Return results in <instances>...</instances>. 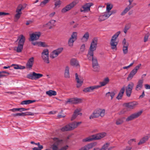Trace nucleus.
I'll return each mask as SVG.
<instances>
[{"label": "nucleus", "instance_id": "f257e3e1", "mask_svg": "<svg viewBox=\"0 0 150 150\" xmlns=\"http://www.w3.org/2000/svg\"><path fill=\"white\" fill-rule=\"evenodd\" d=\"M97 42L98 39L96 38H93L91 43L87 55L88 59L90 60H92V67L93 70L95 71H98L99 70V66L97 59L96 57L93 56L94 51L96 49Z\"/></svg>", "mask_w": 150, "mask_h": 150}, {"label": "nucleus", "instance_id": "f03ea898", "mask_svg": "<svg viewBox=\"0 0 150 150\" xmlns=\"http://www.w3.org/2000/svg\"><path fill=\"white\" fill-rule=\"evenodd\" d=\"M106 135L105 133L103 132L92 135L83 139V142H91L94 140H99L104 137Z\"/></svg>", "mask_w": 150, "mask_h": 150}, {"label": "nucleus", "instance_id": "7ed1b4c3", "mask_svg": "<svg viewBox=\"0 0 150 150\" xmlns=\"http://www.w3.org/2000/svg\"><path fill=\"white\" fill-rule=\"evenodd\" d=\"M120 33V31L117 32L112 37L110 42V45L111 46V49L113 50L116 51L117 50V45L118 42L116 41V40Z\"/></svg>", "mask_w": 150, "mask_h": 150}, {"label": "nucleus", "instance_id": "20e7f679", "mask_svg": "<svg viewBox=\"0 0 150 150\" xmlns=\"http://www.w3.org/2000/svg\"><path fill=\"white\" fill-rule=\"evenodd\" d=\"M105 113V110L104 109H97L94 111L92 114L90 116L89 118L90 119H93L98 117L99 116L103 117L104 116Z\"/></svg>", "mask_w": 150, "mask_h": 150}, {"label": "nucleus", "instance_id": "39448f33", "mask_svg": "<svg viewBox=\"0 0 150 150\" xmlns=\"http://www.w3.org/2000/svg\"><path fill=\"white\" fill-rule=\"evenodd\" d=\"M79 3L78 0H75L62 9L61 12L64 13L71 10Z\"/></svg>", "mask_w": 150, "mask_h": 150}, {"label": "nucleus", "instance_id": "423d86ee", "mask_svg": "<svg viewBox=\"0 0 150 150\" xmlns=\"http://www.w3.org/2000/svg\"><path fill=\"white\" fill-rule=\"evenodd\" d=\"M53 144L52 145V150H57L58 148V146L62 143L63 140L58 138H53Z\"/></svg>", "mask_w": 150, "mask_h": 150}, {"label": "nucleus", "instance_id": "0eeeda50", "mask_svg": "<svg viewBox=\"0 0 150 150\" xmlns=\"http://www.w3.org/2000/svg\"><path fill=\"white\" fill-rule=\"evenodd\" d=\"M77 33L76 32H73L72 33L71 37L68 41V45L69 47H72L73 45L74 42L77 39Z\"/></svg>", "mask_w": 150, "mask_h": 150}, {"label": "nucleus", "instance_id": "6e6552de", "mask_svg": "<svg viewBox=\"0 0 150 150\" xmlns=\"http://www.w3.org/2000/svg\"><path fill=\"white\" fill-rule=\"evenodd\" d=\"M42 76L43 75L42 74L36 73L35 72H33L27 75V78L32 80H36Z\"/></svg>", "mask_w": 150, "mask_h": 150}, {"label": "nucleus", "instance_id": "1a4fd4ad", "mask_svg": "<svg viewBox=\"0 0 150 150\" xmlns=\"http://www.w3.org/2000/svg\"><path fill=\"white\" fill-rule=\"evenodd\" d=\"M49 50L48 49L44 50L41 53L42 57L44 62L47 63L50 62L49 59Z\"/></svg>", "mask_w": 150, "mask_h": 150}, {"label": "nucleus", "instance_id": "9d476101", "mask_svg": "<svg viewBox=\"0 0 150 150\" xmlns=\"http://www.w3.org/2000/svg\"><path fill=\"white\" fill-rule=\"evenodd\" d=\"M142 112V111H140L131 114L126 118V121L129 122L138 117L141 115Z\"/></svg>", "mask_w": 150, "mask_h": 150}, {"label": "nucleus", "instance_id": "9b49d317", "mask_svg": "<svg viewBox=\"0 0 150 150\" xmlns=\"http://www.w3.org/2000/svg\"><path fill=\"white\" fill-rule=\"evenodd\" d=\"M93 5V3L91 2L86 3L83 5L80 11L84 12H88L90 11L91 7Z\"/></svg>", "mask_w": 150, "mask_h": 150}, {"label": "nucleus", "instance_id": "f8f14e48", "mask_svg": "<svg viewBox=\"0 0 150 150\" xmlns=\"http://www.w3.org/2000/svg\"><path fill=\"white\" fill-rule=\"evenodd\" d=\"M81 99L77 98H73L70 99H69L67 100L66 101L65 104L68 103L76 104L81 103Z\"/></svg>", "mask_w": 150, "mask_h": 150}, {"label": "nucleus", "instance_id": "ddd939ff", "mask_svg": "<svg viewBox=\"0 0 150 150\" xmlns=\"http://www.w3.org/2000/svg\"><path fill=\"white\" fill-rule=\"evenodd\" d=\"M99 88V86L98 85L91 86L84 88L83 89V91L85 93L91 92Z\"/></svg>", "mask_w": 150, "mask_h": 150}, {"label": "nucleus", "instance_id": "4468645a", "mask_svg": "<svg viewBox=\"0 0 150 150\" xmlns=\"http://www.w3.org/2000/svg\"><path fill=\"white\" fill-rule=\"evenodd\" d=\"M137 104L138 103L137 102L133 101L128 103H125L123 105L127 108L132 109L134 108Z\"/></svg>", "mask_w": 150, "mask_h": 150}, {"label": "nucleus", "instance_id": "2eb2a0df", "mask_svg": "<svg viewBox=\"0 0 150 150\" xmlns=\"http://www.w3.org/2000/svg\"><path fill=\"white\" fill-rule=\"evenodd\" d=\"M41 33L40 32H35L30 35V40L33 41L38 40L40 36Z\"/></svg>", "mask_w": 150, "mask_h": 150}, {"label": "nucleus", "instance_id": "dca6fc26", "mask_svg": "<svg viewBox=\"0 0 150 150\" xmlns=\"http://www.w3.org/2000/svg\"><path fill=\"white\" fill-rule=\"evenodd\" d=\"M96 142L91 143L85 146L80 149L79 150H89L96 145Z\"/></svg>", "mask_w": 150, "mask_h": 150}, {"label": "nucleus", "instance_id": "f3484780", "mask_svg": "<svg viewBox=\"0 0 150 150\" xmlns=\"http://www.w3.org/2000/svg\"><path fill=\"white\" fill-rule=\"evenodd\" d=\"M34 62V58L32 57L28 60L26 64V67L27 69H31Z\"/></svg>", "mask_w": 150, "mask_h": 150}, {"label": "nucleus", "instance_id": "a211bd4d", "mask_svg": "<svg viewBox=\"0 0 150 150\" xmlns=\"http://www.w3.org/2000/svg\"><path fill=\"white\" fill-rule=\"evenodd\" d=\"M143 79H140L138 81L135 88V90L136 91H138L141 90L143 87Z\"/></svg>", "mask_w": 150, "mask_h": 150}, {"label": "nucleus", "instance_id": "6ab92c4d", "mask_svg": "<svg viewBox=\"0 0 150 150\" xmlns=\"http://www.w3.org/2000/svg\"><path fill=\"white\" fill-rule=\"evenodd\" d=\"M80 110L78 109H76L74 111L73 115L71 118V120H74L78 115H81L82 113H80Z\"/></svg>", "mask_w": 150, "mask_h": 150}, {"label": "nucleus", "instance_id": "aec40b11", "mask_svg": "<svg viewBox=\"0 0 150 150\" xmlns=\"http://www.w3.org/2000/svg\"><path fill=\"white\" fill-rule=\"evenodd\" d=\"M125 91V87L123 86L122 88L120 89L119 92L118 93V94L116 97V98L118 100H120L122 99L123 96V94Z\"/></svg>", "mask_w": 150, "mask_h": 150}, {"label": "nucleus", "instance_id": "412c9836", "mask_svg": "<svg viewBox=\"0 0 150 150\" xmlns=\"http://www.w3.org/2000/svg\"><path fill=\"white\" fill-rule=\"evenodd\" d=\"M75 77L77 83L76 87L77 88H79L82 85V83H83V79H79L78 77V74L77 73L75 74Z\"/></svg>", "mask_w": 150, "mask_h": 150}, {"label": "nucleus", "instance_id": "4be33fe9", "mask_svg": "<svg viewBox=\"0 0 150 150\" xmlns=\"http://www.w3.org/2000/svg\"><path fill=\"white\" fill-rule=\"evenodd\" d=\"M18 40H19L18 44L23 45L25 40V38L23 35H21L18 37Z\"/></svg>", "mask_w": 150, "mask_h": 150}, {"label": "nucleus", "instance_id": "5701e85b", "mask_svg": "<svg viewBox=\"0 0 150 150\" xmlns=\"http://www.w3.org/2000/svg\"><path fill=\"white\" fill-rule=\"evenodd\" d=\"M89 37V34L88 32H86L81 38V40L83 42H86L88 41Z\"/></svg>", "mask_w": 150, "mask_h": 150}, {"label": "nucleus", "instance_id": "b1692460", "mask_svg": "<svg viewBox=\"0 0 150 150\" xmlns=\"http://www.w3.org/2000/svg\"><path fill=\"white\" fill-rule=\"evenodd\" d=\"M70 63L71 65L75 66H79L78 61L75 59H72L71 60Z\"/></svg>", "mask_w": 150, "mask_h": 150}, {"label": "nucleus", "instance_id": "393cba45", "mask_svg": "<svg viewBox=\"0 0 150 150\" xmlns=\"http://www.w3.org/2000/svg\"><path fill=\"white\" fill-rule=\"evenodd\" d=\"M46 93L47 95H48L49 96H55L57 95V93L56 91L52 90H49L47 91Z\"/></svg>", "mask_w": 150, "mask_h": 150}, {"label": "nucleus", "instance_id": "a878e982", "mask_svg": "<svg viewBox=\"0 0 150 150\" xmlns=\"http://www.w3.org/2000/svg\"><path fill=\"white\" fill-rule=\"evenodd\" d=\"M141 64L136 66L131 72L130 73L133 75L134 76L137 73L138 70L141 66Z\"/></svg>", "mask_w": 150, "mask_h": 150}, {"label": "nucleus", "instance_id": "bb28decb", "mask_svg": "<svg viewBox=\"0 0 150 150\" xmlns=\"http://www.w3.org/2000/svg\"><path fill=\"white\" fill-rule=\"evenodd\" d=\"M149 139V137L147 136L144 137L140 139L139 142L138 143V145H140L144 143Z\"/></svg>", "mask_w": 150, "mask_h": 150}, {"label": "nucleus", "instance_id": "cd10ccee", "mask_svg": "<svg viewBox=\"0 0 150 150\" xmlns=\"http://www.w3.org/2000/svg\"><path fill=\"white\" fill-rule=\"evenodd\" d=\"M115 93L112 91L111 92H108L106 94L105 96L108 98H109L110 96L111 97V99L112 100L114 96Z\"/></svg>", "mask_w": 150, "mask_h": 150}, {"label": "nucleus", "instance_id": "c85d7f7f", "mask_svg": "<svg viewBox=\"0 0 150 150\" xmlns=\"http://www.w3.org/2000/svg\"><path fill=\"white\" fill-rule=\"evenodd\" d=\"M36 101L35 100H25L21 102V105H28L32 103L35 102Z\"/></svg>", "mask_w": 150, "mask_h": 150}, {"label": "nucleus", "instance_id": "c756f323", "mask_svg": "<svg viewBox=\"0 0 150 150\" xmlns=\"http://www.w3.org/2000/svg\"><path fill=\"white\" fill-rule=\"evenodd\" d=\"M64 77L67 78H69V68L68 66H66V67L64 72Z\"/></svg>", "mask_w": 150, "mask_h": 150}, {"label": "nucleus", "instance_id": "7c9ffc66", "mask_svg": "<svg viewBox=\"0 0 150 150\" xmlns=\"http://www.w3.org/2000/svg\"><path fill=\"white\" fill-rule=\"evenodd\" d=\"M109 81V79L108 78H105L104 81L100 83V85H98L99 86V88L102 86L106 85Z\"/></svg>", "mask_w": 150, "mask_h": 150}, {"label": "nucleus", "instance_id": "2f4dec72", "mask_svg": "<svg viewBox=\"0 0 150 150\" xmlns=\"http://www.w3.org/2000/svg\"><path fill=\"white\" fill-rule=\"evenodd\" d=\"M61 130L62 132L71 130L69 124L63 127L61 129Z\"/></svg>", "mask_w": 150, "mask_h": 150}, {"label": "nucleus", "instance_id": "473e14b6", "mask_svg": "<svg viewBox=\"0 0 150 150\" xmlns=\"http://www.w3.org/2000/svg\"><path fill=\"white\" fill-rule=\"evenodd\" d=\"M36 145H38V147H35L33 148V150H41L42 149L43 147V146L42 145H41L39 142H38V143H36Z\"/></svg>", "mask_w": 150, "mask_h": 150}, {"label": "nucleus", "instance_id": "72a5a7b5", "mask_svg": "<svg viewBox=\"0 0 150 150\" xmlns=\"http://www.w3.org/2000/svg\"><path fill=\"white\" fill-rule=\"evenodd\" d=\"M36 145H38V147H35L33 148V150H41L42 149L43 147V146L42 145H41L39 142H38V143H36Z\"/></svg>", "mask_w": 150, "mask_h": 150}, {"label": "nucleus", "instance_id": "f704fd0d", "mask_svg": "<svg viewBox=\"0 0 150 150\" xmlns=\"http://www.w3.org/2000/svg\"><path fill=\"white\" fill-rule=\"evenodd\" d=\"M58 55L59 54H58L56 51L54 50L52 52L51 54H50V57L52 59H53L57 57Z\"/></svg>", "mask_w": 150, "mask_h": 150}, {"label": "nucleus", "instance_id": "c9c22d12", "mask_svg": "<svg viewBox=\"0 0 150 150\" xmlns=\"http://www.w3.org/2000/svg\"><path fill=\"white\" fill-rule=\"evenodd\" d=\"M12 66H14L15 67L14 68L15 69H24L25 68V67L24 66L19 65L18 64H13Z\"/></svg>", "mask_w": 150, "mask_h": 150}, {"label": "nucleus", "instance_id": "e433bc0d", "mask_svg": "<svg viewBox=\"0 0 150 150\" xmlns=\"http://www.w3.org/2000/svg\"><path fill=\"white\" fill-rule=\"evenodd\" d=\"M25 110V108H14L12 109H10V110L11 111L13 112H16V111H24Z\"/></svg>", "mask_w": 150, "mask_h": 150}, {"label": "nucleus", "instance_id": "4c0bfd02", "mask_svg": "<svg viewBox=\"0 0 150 150\" xmlns=\"http://www.w3.org/2000/svg\"><path fill=\"white\" fill-rule=\"evenodd\" d=\"M130 7V6H127L126 8L121 13V15L122 16L125 15L131 8V7Z\"/></svg>", "mask_w": 150, "mask_h": 150}, {"label": "nucleus", "instance_id": "58836bf2", "mask_svg": "<svg viewBox=\"0 0 150 150\" xmlns=\"http://www.w3.org/2000/svg\"><path fill=\"white\" fill-rule=\"evenodd\" d=\"M124 118H125V117H123L121 118L118 119L116 120V124L117 125L122 124L124 122L123 119Z\"/></svg>", "mask_w": 150, "mask_h": 150}, {"label": "nucleus", "instance_id": "ea45409f", "mask_svg": "<svg viewBox=\"0 0 150 150\" xmlns=\"http://www.w3.org/2000/svg\"><path fill=\"white\" fill-rule=\"evenodd\" d=\"M54 1L55 2V7H59L61 4V0H54Z\"/></svg>", "mask_w": 150, "mask_h": 150}, {"label": "nucleus", "instance_id": "a19ab883", "mask_svg": "<svg viewBox=\"0 0 150 150\" xmlns=\"http://www.w3.org/2000/svg\"><path fill=\"white\" fill-rule=\"evenodd\" d=\"M50 1V0H44L40 3L39 6L41 7H43L47 4Z\"/></svg>", "mask_w": 150, "mask_h": 150}, {"label": "nucleus", "instance_id": "79ce46f5", "mask_svg": "<svg viewBox=\"0 0 150 150\" xmlns=\"http://www.w3.org/2000/svg\"><path fill=\"white\" fill-rule=\"evenodd\" d=\"M23 45H22L18 44V46L17 47L16 51L18 52H20L22 51L23 48Z\"/></svg>", "mask_w": 150, "mask_h": 150}, {"label": "nucleus", "instance_id": "37998d69", "mask_svg": "<svg viewBox=\"0 0 150 150\" xmlns=\"http://www.w3.org/2000/svg\"><path fill=\"white\" fill-rule=\"evenodd\" d=\"M134 85V84L132 82H130L127 85V87L126 88L129 90H132L133 88Z\"/></svg>", "mask_w": 150, "mask_h": 150}, {"label": "nucleus", "instance_id": "c03bdc74", "mask_svg": "<svg viewBox=\"0 0 150 150\" xmlns=\"http://www.w3.org/2000/svg\"><path fill=\"white\" fill-rule=\"evenodd\" d=\"M130 27L131 25L129 23L125 25L124 30V32L125 33H126L127 31L130 28Z\"/></svg>", "mask_w": 150, "mask_h": 150}, {"label": "nucleus", "instance_id": "a18cd8bd", "mask_svg": "<svg viewBox=\"0 0 150 150\" xmlns=\"http://www.w3.org/2000/svg\"><path fill=\"white\" fill-rule=\"evenodd\" d=\"M71 130L74 129L76 128V122H74L69 124Z\"/></svg>", "mask_w": 150, "mask_h": 150}, {"label": "nucleus", "instance_id": "49530a36", "mask_svg": "<svg viewBox=\"0 0 150 150\" xmlns=\"http://www.w3.org/2000/svg\"><path fill=\"white\" fill-rule=\"evenodd\" d=\"M125 92L127 96L129 97L130 96L131 93H132V90L126 88L125 90Z\"/></svg>", "mask_w": 150, "mask_h": 150}, {"label": "nucleus", "instance_id": "de8ad7c7", "mask_svg": "<svg viewBox=\"0 0 150 150\" xmlns=\"http://www.w3.org/2000/svg\"><path fill=\"white\" fill-rule=\"evenodd\" d=\"M106 19H107L106 18L104 15H103L100 16L98 18V21L100 22H101L102 21H104Z\"/></svg>", "mask_w": 150, "mask_h": 150}, {"label": "nucleus", "instance_id": "09e8293b", "mask_svg": "<svg viewBox=\"0 0 150 150\" xmlns=\"http://www.w3.org/2000/svg\"><path fill=\"white\" fill-rule=\"evenodd\" d=\"M21 14L20 13H17L15 15V22H17L19 18L20 17L21 15Z\"/></svg>", "mask_w": 150, "mask_h": 150}, {"label": "nucleus", "instance_id": "8fccbe9b", "mask_svg": "<svg viewBox=\"0 0 150 150\" xmlns=\"http://www.w3.org/2000/svg\"><path fill=\"white\" fill-rule=\"evenodd\" d=\"M112 14V13L110 11H107L104 14L106 19H107Z\"/></svg>", "mask_w": 150, "mask_h": 150}, {"label": "nucleus", "instance_id": "3c124183", "mask_svg": "<svg viewBox=\"0 0 150 150\" xmlns=\"http://www.w3.org/2000/svg\"><path fill=\"white\" fill-rule=\"evenodd\" d=\"M128 46H123L122 50L124 54H126L128 52Z\"/></svg>", "mask_w": 150, "mask_h": 150}, {"label": "nucleus", "instance_id": "603ef678", "mask_svg": "<svg viewBox=\"0 0 150 150\" xmlns=\"http://www.w3.org/2000/svg\"><path fill=\"white\" fill-rule=\"evenodd\" d=\"M13 116L15 117L17 116H24V112H21V113H18L16 114H14L13 115Z\"/></svg>", "mask_w": 150, "mask_h": 150}, {"label": "nucleus", "instance_id": "864d4df0", "mask_svg": "<svg viewBox=\"0 0 150 150\" xmlns=\"http://www.w3.org/2000/svg\"><path fill=\"white\" fill-rule=\"evenodd\" d=\"M38 46H40L41 47H46L47 45L45 44V42H39V45Z\"/></svg>", "mask_w": 150, "mask_h": 150}, {"label": "nucleus", "instance_id": "5fc2aeb1", "mask_svg": "<svg viewBox=\"0 0 150 150\" xmlns=\"http://www.w3.org/2000/svg\"><path fill=\"white\" fill-rule=\"evenodd\" d=\"M26 6L27 4H24L23 5L20 4L18 5V8H21L22 10H23L26 8Z\"/></svg>", "mask_w": 150, "mask_h": 150}, {"label": "nucleus", "instance_id": "6e6d98bb", "mask_svg": "<svg viewBox=\"0 0 150 150\" xmlns=\"http://www.w3.org/2000/svg\"><path fill=\"white\" fill-rule=\"evenodd\" d=\"M24 116L26 115H34V113H33L31 112H24Z\"/></svg>", "mask_w": 150, "mask_h": 150}, {"label": "nucleus", "instance_id": "4d7b16f0", "mask_svg": "<svg viewBox=\"0 0 150 150\" xmlns=\"http://www.w3.org/2000/svg\"><path fill=\"white\" fill-rule=\"evenodd\" d=\"M134 76L130 73L129 74L127 79L128 81H130L132 79Z\"/></svg>", "mask_w": 150, "mask_h": 150}, {"label": "nucleus", "instance_id": "13d9d810", "mask_svg": "<svg viewBox=\"0 0 150 150\" xmlns=\"http://www.w3.org/2000/svg\"><path fill=\"white\" fill-rule=\"evenodd\" d=\"M122 44L123 45V46H128V43H127L126 40L125 38L122 41Z\"/></svg>", "mask_w": 150, "mask_h": 150}, {"label": "nucleus", "instance_id": "bf43d9fd", "mask_svg": "<svg viewBox=\"0 0 150 150\" xmlns=\"http://www.w3.org/2000/svg\"><path fill=\"white\" fill-rule=\"evenodd\" d=\"M63 50V48L62 47H60L58 48L57 49L55 50L59 54H60L62 52Z\"/></svg>", "mask_w": 150, "mask_h": 150}, {"label": "nucleus", "instance_id": "052dcab7", "mask_svg": "<svg viewBox=\"0 0 150 150\" xmlns=\"http://www.w3.org/2000/svg\"><path fill=\"white\" fill-rule=\"evenodd\" d=\"M112 7V6H111L110 4L107 5L106 7V9L107 11H110Z\"/></svg>", "mask_w": 150, "mask_h": 150}, {"label": "nucleus", "instance_id": "680f3d73", "mask_svg": "<svg viewBox=\"0 0 150 150\" xmlns=\"http://www.w3.org/2000/svg\"><path fill=\"white\" fill-rule=\"evenodd\" d=\"M136 139H131L128 141V143L129 145H131L132 142H136Z\"/></svg>", "mask_w": 150, "mask_h": 150}, {"label": "nucleus", "instance_id": "e2e57ef3", "mask_svg": "<svg viewBox=\"0 0 150 150\" xmlns=\"http://www.w3.org/2000/svg\"><path fill=\"white\" fill-rule=\"evenodd\" d=\"M69 147L68 145H66L61 148L60 149H57V150H66Z\"/></svg>", "mask_w": 150, "mask_h": 150}, {"label": "nucleus", "instance_id": "0e129e2a", "mask_svg": "<svg viewBox=\"0 0 150 150\" xmlns=\"http://www.w3.org/2000/svg\"><path fill=\"white\" fill-rule=\"evenodd\" d=\"M85 49V45L84 44H83L81 46L80 48V51L82 52H83Z\"/></svg>", "mask_w": 150, "mask_h": 150}, {"label": "nucleus", "instance_id": "69168bd1", "mask_svg": "<svg viewBox=\"0 0 150 150\" xmlns=\"http://www.w3.org/2000/svg\"><path fill=\"white\" fill-rule=\"evenodd\" d=\"M22 10L21 9V8H18V6L17 8L16 11V12L17 13H20L21 14H22V12H21V11Z\"/></svg>", "mask_w": 150, "mask_h": 150}, {"label": "nucleus", "instance_id": "338daca9", "mask_svg": "<svg viewBox=\"0 0 150 150\" xmlns=\"http://www.w3.org/2000/svg\"><path fill=\"white\" fill-rule=\"evenodd\" d=\"M56 22L55 20H52L48 22L46 24H51V25H53Z\"/></svg>", "mask_w": 150, "mask_h": 150}, {"label": "nucleus", "instance_id": "774afa93", "mask_svg": "<svg viewBox=\"0 0 150 150\" xmlns=\"http://www.w3.org/2000/svg\"><path fill=\"white\" fill-rule=\"evenodd\" d=\"M149 37L148 34L146 35L144 37V42H146L148 40V39Z\"/></svg>", "mask_w": 150, "mask_h": 150}]
</instances>
